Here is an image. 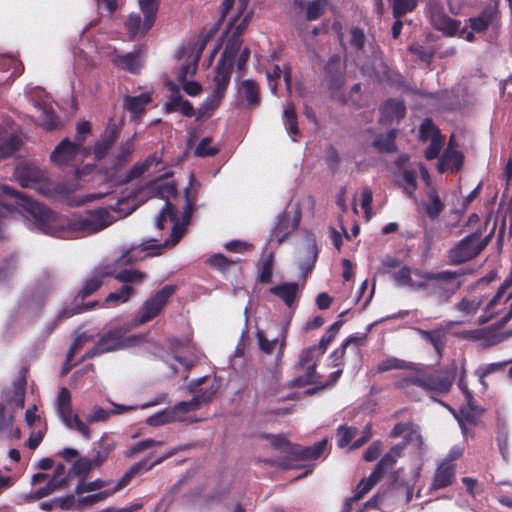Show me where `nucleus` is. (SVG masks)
I'll list each match as a JSON object with an SVG mask.
<instances>
[{"instance_id": "f257e3e1", "label": "nucleus", "mask_w": 512, "mask_h": 512, "mask_svg": "<svg viewBox=\"0 0 512 512\" xmlns=\"http://www.w3.org/2000/svg\"><path fill=\"white\" fill-rule=\"evenodd\" d=\"M247 0H225L221 6V16L233 11L224 34L225 47L216 64L212 77V92L199 108V115L207 117L219 106L230 83L232 69L236 65L242 72L250 56L248 48H242V34L252 18L247 10Z\"/></svg>"}, {"instance_id": "f03ea898", "label": "nucleus", "mask_w": 512, "mask_h": 512, "mask_svg": "<svg viewBox=\"0 0 512 512\" xmlns=\"http://www.w3.org/2000/svg\"><path fill=\"white\" fill-rule=\"evenodd\" d=\"M390 370H407L409 374L400 378L395 386L412 400H420L424 393L446 394L450 391L456 376V365L453 363L436 376L429 374L427 367L421 364L388 357L376 366V372Z\"/></svg>"}, {"instance_id": "7ed1b4c3", "label": "nucleus", "mask_w": 512, "mask_h": 512, "mask_svg": "<svg viewBox=\"0 0 512 512\" xmlns=\"http://www.w3.org/2000/svg\"><path fill=\"white\" fill-rule=\"evenodd\" d=\"M267 444L278 454L273 463L282 468H297L302 461L315 460L326 450L327 440L323 439L313 446L292 445L282 435L266 436Z\"/></svg>"}, {"instance_id": "20e7f679", "label": "nucleus", "mask_w": 512, "mask_h": 512, "mask_svg": "<svg viewBox=\"0 0 512 512\" xmlns=\"http://www.w3.org/2000/svg\"><path fill=\"white\" fill-rule=\"evenodd\" d=\"M334 338L335 335L327 331L320 339L318 345L308 347L301 351L296 366L297 378L294 380L296 385L305 386L315 384L320 387L325 386V383L321 380V376L316 372V366Z\"/></svg>"}, {"instance_id": "39448f33", "label": "nucleus", "mask_w": 512, "mask_h": 512, "mask_svg": "<svg viewBox=\"0 0 512 512\" xmlns=\"http://www.w3.org/2000/svg\"><path fill=\"white\" fill-rule=\"evenodd\" d=\"M218 24L213 25L209 31L203 33L197 41L189 42L176 53L178 67L176 71L177 80L181 83L192 77L198 66V61L208 41L217 33Z\"/></svg>"}, {"instance_id": "423d86ee", "label": "nucleus", "mask_w": 512, "mask_h": 512, "mask_svg": "<svg viewBox=\"0 0 512 512\" xmlns=\"http://www.w3.org/2000/svg\"><path fill=\"white\" fill-rule=\"evenodd\" d=\"M460 274L453 271L426 272L423 292L435 298L437 304L449 302L450 298L460 289Z\"/></svg>"}, {"instance_id": "0eeeda50", "label": "nucleus", "mask_w": 512, "mask_h": 512, "mask_svg": "<svg viewBox=\"0 0 512 512\" xmlns=\"http://www.w3.org/2000/svg\"><path fill=\"white\" fill-rule=\"evenodd\" d=\"M185 194L187 198V204L180 219L177 218L173 206L168 201L165 202V206L162 208L159 216L156 218V226L159 229H163L164 222L166 220H170L173 224L170 240L167 241L165 245H176L186 233L187 226L190 222L192 214L193 201L189 194V188L185 189Z\"/></svg>"}, {"instance_id": "6e6552de", "label": "nucleus", "mask_w": 512, "mask_h": 512, "mask_svg": "<svg viewBox=\"0 0 512 512\" xmlns=\"http://www.w3.org/2000/svg\"><path fill=\"white\" fill-rule=\"evenodd\" d=\"M288 324L272 323L266 330H257L256 338L260 351L271 355L275 352V365L278 366L284 355Z\"/></svg>"}, {"instance_id": "1a4fd4ad", "label": "nucleus", "mask_w": 512, "mask_h": 512, "mask_svg": "<svg viewBox=\"0 0 512 512\" xmlns=\"http://www.w3.org/2000/svg\"><path fill=\"white\" fill-rule=\"evenodd\" d=\"M500 25L499 11L496 4H490L477 15L467 19V27H462V39L474 42L476 34H484L488 30H497Z\"/></svg>"}, {"instance_id": "9d476101", "label": "nucleus", "mask_w": 512, "mask_h": 512, "mask_svg": "<svg viewBox=\"0 0 512 512\" xmlns=\"http://www.w3.org/2000/svg\"><path fill=\"white\" fill-rule=\"evenodd\" d=\"M25 94L35 108L36 122L48 131L57 128L51 97L40 87L27 88Z\"/></svg>"}, {"instance_id": "9b49d317", "label": "nucleus", "mask_w": 512, "mask_h": 512, "mask_svg": "<svg viewBox=\"0 0 512 512\" xmlns=\"http://www.w3.org/2000/svg\"><path fill=\"white\" fill-rule=\"evenodd\" d=\"M217 388L214 387L213 384L209 385L203 391L197 393L192 399L189 401H183L172 408H170V414L173 419V422H187L194 423L202 421L204 418H199L195 416V412L200 409L201 406L209 403L214 394L216 393Z\"/></svg>"}, {"instance_id": "f8f14e48", "label": "nucleus", "mask_w": 512, "mask_h": 512, "mask_svg": "<svg viewBox=\"0 0 512 512\" xmlns=\"http://www.w3.org/2000/svg\"><path fill=\"white\" fill-rule=\"evenodd\" d=\"M198 358V351L189 339L174 340L171 343V355L165 361L173 372L177 373L181 369L189 370L195 365Z\"/></svg>"}, {"instance_id": "ddd939ff", "label": "nucleus", "mask_w": 512, "mask_h": 512, "mask_svg": "<svg viewBox=\"0 0 512 512\" xmlns=\"http://www.w3.org/2000/svg\"><path fill=\"white\" fill-rule=\"evenodd\" d=\"M489 236L482 237L479 232L463 238L449 251V259L456 264L464 263L476 257L488 244Z\"/></svg>"}, {"instance_id": "4468645a", "label": "nucleus", "mask_w": 512, "mask_h": 512, "mask_svg": "<svg viewBox=\"0 0 512 512\" xmlns=\"http://www.w3.org/2000/svg\"><path fill=\"white\" fill-rule=\"evenodd\" d=\"M174 285H165L153 296L148 298L142 305L137 316L132 321L133 326L144 324L156 317L164 308L168 299L175 293Z\"/></svg>"}, {"instance_id": "2eb2a0df", "label": "nucleus", "mask_w": 512, "mask_h": 512, "mask_svg": "<svg viewBox=\"0 0 512 512\" xmlns=\"http://www.w3.org/2000/svg\"><path fill=\"white\" fill-rule=\"evenodd\" d=\"M127 329L116 328L103 335L91 355L132 347L144 338L141 335L126 336Z\"/></svg>"}, {"instance_id": "dca6fc26", "label": "nucleus", "mask_w": 512, "mask_h": 512, "mask_svg": "<svg viewBox=\"0 0 512 512\" xmlns=\"http://www.w3.org/2000/svg\"><path fill=\"white\" fill-rule=\"evenodd\" d=\"M56 409L63 423L70 429L78 431L85 439L91 438V431L86 423L81 421L71 407V395L66 388L59 391Z\"/></svg>"}, {"instance_id": "f3484780", "label": "nucleus", "mask_w": 512, "mask_h": 512, "mask_svg": "<svg viewBox=\"0 0 512 512\" xmlns=\"http://www.w3.org/2000/svg\"><path fill=\"white\" fill-rule=\"evenodd\" d=\"M188 448H189L188 445H180V446H177V447L172 448L169 451L165 452L162 456H160L157 459H155L152 463H148L146 460H144V461H140V462L134 464L117 481V483L114 485V487L109 489V491L111 492V496L113 494H115L116 492H118V491L122 490L123 488H125L136 475H140V474H142L144 472H147V471L151 470L153 467H155L156 465L162 463L164 460L174 456L179 451H183V450H186Z\"/></svg>"}, {"instance_id": "a211bd4d", "label": "nucleus", "mask_w": 512, "mask_h": 512, "mask_svg": "<svg viewBox=\"0 0 512 512\" xmlns=\"http://www.w3.org/2000/svg\"><path fill=\"white\" fill-rule=\"evenodd\" d=\"M14 177L25 188H33L41 194L49 192L45 181V172L40 168L21 163L15 168Z\"/></svg>"}, {"instance_id": "6ab92c4d", "label": "nucleus", "mask_w": 512, "mask_h": 512, "mask_svg": "<svg viewBox=\"0 0 512 512\" xmlns=\"http://www.w3.org/2000/svg\"><path fill=\"white\" fill-rule=\"evenodd\" d=\"M458 387L465 396L466 405L460 409L458 414L454 412V416L457 419L463 433L465 434L466 424H475L478 417L481 414V411L473 404V396L470 390L468 389V384L466 380V370L464 365L462 366L461 376L458 381Z\"/></svg>"}, {"instance_id": "aec40b11", "label": "nucleus", "mask_w": 512, "mask_h": 512, "mask_svg": "<svg viewBox=\"0 0 512 512\" xmlns=\"http://www.w3.org/2000/svg\"><path fill=\"white\" fill-rule=\"evenodd\" d=\"M492 298L487 295H468L455 304V309L463 316H474L480 309L484 314L479 317L481 323L489 321L495 314H489L486 309L487 302Z\"/></svg>"}, {"instance_id": "412c9836", "label": "nucleus", "mask_w": 512, "mask_h": 512, "mask_svg": "<svg viewBox=\"0 0 512 512\" xmlns=\"http://www.w3.org/2000/svg\"><path fill=\"white\" fill-rule=\"evenodd\" d=\"M87 154L88 150L83 147L82 143L64 139L52 152L51 160L58 166H66L76 161L79 155L86 156Z\"/></svg>"}, {"instance_id": "4be33fe9", "label": "nucleus", "mask_w": 512, "mask_h": 512, "mask_svg": "<svg viewBox=\"0 0 512 512\" xmlns=\"http://www.w3.org/2000/svg\"><path fill=\"white\" fill-rule=\"evenodd\" d=\"M134 249L135 248L132 247L131 249L123 251L121 257L117 261L111 262L112 264L115 265V270L117 269V266L120 264H129L138 260L136 256L131 255V251H133ZM112 275H114L115 279L118 280L119 282H122L124 283V285L129 286L130 284H139L145 279V274L136 269H124L119 272L115 271V273H113Z\"/></svg>"}, {"instance_id": "5701e85b", "label": "nucleus", "mask_w": 512, "mask_h": 512, "mask_svg": "<svg viewBox=\"0 0 512 512\" xmlns=\"http://www.w3.org/2000/svg\"><path fill=\"white\" fill-rule=\"evenodd\" d=\"M75 494L79 497V504L87 507L104 501L111 496L109 489L98 491L92 481L80 479L75 487Z\"/></svg>"}, {"instance_id": "b1692460", "label": "nucleus", "mask_w": 512, "mask_h": 512, "mask_svg": "<svg viewBox=\"0 0 512 512\" xmlns=\"http://www.w3.org/2000/svg\"><path fill=\"white\" fill-rule=\"evenodd\" d=\"M425 276L426 272L418 269L412 270L407 266H403L393 273V280L399 287H405L411 291H422Z\"/></svg>"}, {"instance_id": "393cba45", "label": "nucleus", "mask_w": 512, "mask_h": 512, "mask_svg": "<svg viewBox=\"0 0 512 512\" xmlns=\"http://www.w3.org/2000/svg\"><path fill=\"white\" fill-rule=\"evenodd\" d=\"M420 137L423 140L430 139V145L426 149L425 157L432 160L439 155V152L444 144V138L441 136L439 130L433 125L432 121L425 119L420 126Z\"/></svg>"}, {"instance_id": "a878e982", "label": "nucleus", "mask_w": 512, "mask_h": 512, "mask_svg": "<svg viewBox=\"0 0 512 512\" xmlns=\"http://www.w3.org/2000/svg\"><path fill=\"white\" fill-rule=\"evenodd\" d=\"M115 273V265L108 262L99 264L93 271L92 275L84 282L79 292V297L84 299L95 292L102 284L103 279Z\"/></svg>"}, {"instance_id": "bb28decb", "label": "nucleus", "mask_w": 512, "mask_h": 512, "mask_svg": "<svg viewBox=\"0 0 512 512\" xmlns=\"http://www.w3.org/2000/svg\"><path fill=\"white\" fill-rule=\"evenodd\" d=\"M113 65L132 74H138L145 64V54L138 50L129 53H115L111 59Z\"/></svg>"}, {"instance_id": "cd10ccee", "label": "nucleus", "mask_w": 512, "mask_h": 512, "mask_svg": "<svg viewBox=\"0 0 512 512\" xmlns=\"http://www.w3.org/2000/svg\"><path fill=\"white\" fill-rule=\"evenodd\" d=\"M294 216L291 219L290 214L284 211L278 216L277 224L273 230V237L277 242L281 243L285 238L299 225L301 219V211L298 205H295Z\"/></svg>"}, {"instance_id": "c85d7f7f", "label": "nucleus", "mask_w": 512, "mask_h": 512, "mask_svg": "<svg viewBox=\"0 0 512 512\" xmlns=\"http://www.w3.org/2000/svg\"><path fill=\"white\" fill-rule=\"evenodd\" d=\"M162 154L153 153L149 155L143 162L136 163L127 176V179H133L149 172H158L161 170Z\"/></svg>"}, {"instance_id": "c756f323", "label": "nucleus", "mask_w": 512, "mask_h": 512, "mask_svg": "<svg viewBox=\"0 0 512 512\" xmlns=\"http://www.w3.org/2000/svg\"><path fill=\"white\" fill-rule=\"evenodd\" d=\"M270 293L280 298L286 306L293 307L300 293V286L295 282L282 283L270 288Z\"/></svg>"}, {"instance_id": "7c9ffc66", "label": "nucleus", "mask_w": 512, "mask_h": 512, "mask_svg": "<svg viewBox=\"0 0 512 512\" xmlns=\"http://www.w3.org/2000/svg\"><path fill=\"white\" fill-rule=\"evenodd\" d=\"M432 22L435 28L441 31L444 35L462 39V27L460 21L452 19L446 15L439 14L433 16Z\"/></svg>"}, {"instance_id": "2f4dec72", "label": "nucleus", "mask_w": 512, "mask_h": 512, "mask_svg": "<svg viewBox=\"0 0 512 512\" xmlns=\"http://www.w3.org/2000/svg\"><path fill=\"white\" fill-rule=\"evenodd\" d=\"M455 476V464L451 462H442L436 469L431 489L437 490L445 488L452 484Z\"/></svg>"}, {"instance_id": "473e14b6", "label": "nucleus", "mask_w": 512, "mask_h": 512, "mask_svg": "<svg viewBox=\"0 0 512 512\" xmlns=\"http://www.w3.org/2000/svg\"><path fill=\"white\" fill-rule=\"evenodd\" d=\"M237 93L240 99L247 102L250 107H256L260 103L259 86L252 79H245L238 84Z\"/></svg>"}, {"instance_id": "72a5a7b5", "label": "nucleus", "mask_w": 512, "mask_h": 512, "mask_svg": "<svg viewBox=\"0 0 512 512\" xmlns=\"http://www.w3.org/2000/svg\"><path fill=\"white\" fill-rule=\"evenodd\" d=\"M366 38L363 31L359 28H352L349 32V44L352 48L362 50L364 53L369 54L373 58H377L378 47L374 41L367 43L365 48Z\"/></svg>"}, {"instance_id": "f704fd0d", "label": "nucleus", "mask_w": 512, "mask_h": 512, "mask_svg": "<svg viewBox=\"0 0 512 512\" xmlns=\"http://www.w3.org/2000/svg\"><path fill=\"white\" fill-rule=\"evenodd\" d=\"M391 435L394 437L403 435L405 442L408 445H411L417 449L422 448L423 440L417 428L409 427L406 424L399 423L394 426V428L391 431Z\"/></svg>"}, {"instance_id": "c9c22d12", "label": "nucleus", "mask_w": 512, "mask_h": 512, "mask_svg": "<svg viewBox=\"0 0 512 512\" xmlns=\"http://www.w3.org/2000/svg\"><path fill=\"white\" fill-rule=\"evenodd\" d=\"M405 114L404 103L400 100H388L381 108V121L385 123L398 122Z\"/></svg>"}, {"instance_id": "e433bc0d", "label": "nucleus", "mask_w": 512, "mask_h": 512, "mask_svg": "<svg viewBox=\"0 0 512 512\" xmlns=\"http://www.w3.org/2000/svg\"><path fill=\"white\" fill-rule=\"evenodd\" d=\"M462 165V156L461 154L454 150L452 147H447L441 156L438 164V169L440 172H453L458 170Z\"/></svg>"}, {"instance_id": "4c0bfd02", "label": "nucleus", "mask_w": 512, "mask_h": 512, "mask_svg": "<svg viewBox=\"0 0 512 512\" xmlns=\"http://www.w3.org/2000/svg\"><path fill=\"white\" fill-rule=\"evenodd\" d=\"M144 15V21H141V17L138 14L132 13L129 15L125 27L130 35L131 39L138 36H144L152 27H146V14Z\"/></svg>"}, {"instance_id": "58836bf2", "label": "nucleus", "mask_w": 512, "mask_h": 512, "mask_svg": "<svg viewBox=\"0 0 512 512\" xmlns=\"http://www.w3.org/2000/svg\"><path fill=\"white\" fill-rule=\"evenodd\" d=\"M303 260H299V269L302 274L306 276L310 273L314 267V263L317 259V249L314 243H309L306 247L299 251Z\"/></svg>"}, {"instance_id": "ea45409f", "label": "nucleus", "mask_w": 512, "mask_h": 512, "mask_svg": "<svg viewBox=\"0 0 512 512\" xmlns=\"http://www.w3.org/2000/svg\"><path fill=\"white\" fill-rule=\"evenodd\" d=\"M150 101L149 92L141 93L138 96H126L124 98V108L133 114H140Z\"/></svg>"}, {"instance_id": "a19ab883", "label": "nucleus", "mask_w": 512, "mask_h": 512, "mask_svg": "<svg viewBox=\"0 0 512 512\" xmlns=\"http://www.w3.org/2000/svg\"><path fill=\"white\" fill-rule=\"evenodd\" d=\"M325 69L326 74L330 78L332 85L337 89L340 88V86L343 83L341 74L342 62L340 56L335 55L331 57Z\"/></svg>"}, {"instance_id": "79ce46f5", "label": "nucleus", "mask_w": 512, "mask_h": 512, "mask_svg": "<svg viewBox=\"0 0 512 512\" xmlns=\"http://www.w3.org/2000/svg\"><path fill=\"white\" fill-rule=\"evenodd\" d=\"M17 146V137L7 129H0V159L12 154Z\"/></svg>"}, {"instance_id": "37998d69", "label": "nucleus", "mask_w": 512, "mask_h": 512, "mask_svg": "<svg viewBox=\"0 0 512 512\" xmlns=\"http://www.w3.org/2000/svg\"><path fill=\"white\" fill-rule=\"evenodd\" d=\"M365 338H366L365 336H359V337L358 336H350V337H348L342 343V345L339 348H337L336 350H334L333 353L331 354L333 366L338 367L342 364V359H343V356L345 353V349L350 344H354L356 350H358V348L363 344Z\"/></svg>"}, {"instance_id": "c03bdc74", "label": "nucleus", "mask_w": 512, "mask_h": 512, "mask_svg": "<svg viewBox=\"0 0 512 512\" xmlns=\"http://www.w3.org/2000/svg\"><path fill=\"white\" fill-rule=\"evenodd\" d=\"M403 448L399 445L394 446L391 450L385 454L380 462L377 464L374 471H378V474L382 476V474L393 467L396 463L397 459L402 456Z\"/></svg>"}, {"instance_id": "a18cd8bd", "label": "nucleus", "mask_w": 512, "mask_h": 512, "mask_svg": "<svg viewBox=\"0 0 512 512\" xmlns=\"http://www.w3.org/2000/svg\"><path fill=\"white\" fill-rule=\"evenodd\" d=\"M465 337L472 340L483 341L486 346H492L499 342V339L494 335L493 331L489 328H478L465 333Z\"/></svg>"}, {"instance_id": "49530a36", "label": "nucleus", "mask_w": 512, "mask_h": 512, "mask_svg": "<svg viewBox=\"0 0 512 512\" xmlns=\"http://www.w3.org/2000/svg\"><path fill=\"white\" fill-rule=\"evenodd\" d=\"M94 53V48L92 46L89 47L87 51L82 48H77L74 51V70L75 73L80 72L83 69H86L88 66L93 64L92 54Z\"/></svg>"}, {"instance_id": "de8ad7c7", "label": "nucleus", "mask_w": 512, "mask_h": 512, "mask_svg": "<svg viewBox=\"0 0 512 512\" xmlns=\"http://www.w3.org/2000/svg\"><path fill=\"white\" fill-rule=\"evenodd\" d=\"M116 139L115 130L106 132L94 146V155L97 160L102 159L111 148Z\"/></svg>"}, {"instance_id": "09e8293b", "label": "nucleus", "mask_w": 512, "mask_h": 512, "mask_svg": "<svg viewBox=\"0 0 512 512\" xmlns=\"http://www.w3.org/2000/svg\"><path fill=\"white\" fill-rule=\"evenodd\" d=\"M428 198L429 203L426 206V212L430 218L434 219L443 211L444 204L434 188H430Z\"/></svg>"}, {"instance_id": "8fccbe9b", "label": "nucleus", "mask_w": 512, "mask_h": 512, "mask_svg": "<svg viewBox=\"0 0 512 512\" xmlns=\"http://www.w3.org/2000/svg\"><path fill=\"white\" fill-rule=\"evenodd\" d=\"M139 6L143 14H146V27H152L158 10V0H139Z\"/></svg>"}, {"instance_id": "3c124183", "label": "nucleus", "mask_w": 512, "mask_h": 512, "mask_svg": "<svg viewBox=\"0 0 512 512\" xmlns=\"http://www.w3.org/2000/svg\"><path fill=\"white\" fill-rule=\"evenodd\" d=\"M281 77H283L284 82L287 86V89L290 90L291 79H290V75L288 72H286V71L283 72L278 65L274 66V69L272 72H267V79H268L269 87L273 94L276 93V89H277L276 80L280 79Z\"/></svg>"}, {"instance_id": "603ef678", "label": "nucleus", "mask_w": 512, "mask_h": 512, "mask_svg": "<svg viewBox=\"0 0 512 512\" xmlns=\"http://www.w3.org/2000/svg\"><path fill=\"white\" fill-rule=\"evenodd\" d=\"M95 468L91 459L82 457L76 460L70 469V474L84 479Z\"/></svg>"}, {"instance_id": "864d4df0", "label": "nucleus", "mask_w": 512, "mask_h": 512, "mask_svg": "<svg viewBox=\"0 0 512 512\" xmlns=\"http://www.w3.org/2000/svg\"><path fill=\"white\" fill-rule=\"evenodd\" d=\"M125 408L118 407V410H106L100 406H95L92 408L90 413L86 416V421L88 423H95L107 420L111 415L120 413Z\"/></svg>"}, {"instance_id": "5fc2aeb1", "label": "nucleus", "mask_w": 512, "mask_h": 512, "mask_svg": "<svg viewBox=\"0 0 512 512\" xmlns=\"http://www.w3.org/2000/svg\"><path fill=\"white\" fill-rule=\"evenodd\" d=\"M420 336L429 341L437 352H440L443 339L445 337V330L442 328H437L432 331H426V330H419L418 331Z\"/></svg>"}, {"instance_id": "6e6d98bb", "label": "nucleus", "mask_w": 512, "mask_h": 512, "mask_svg": "<svg viewBox=\"0 0 512 512\" xmlns=\"http://www.w3.org/2000/svg\"><path fill=\"white\" fill-rule=\"evenodd\" d=\"M145 190L147 194L164 198L169 194L175 193V186L172 183H162L157 181L147 186Z\"/></svg>"}, {"instance_id": "4d7b16f0", "label": "nucleus", "mask_w": 512, "mask_h": 512, "mask_svg": "<svg viewBox=\"0 0 512 512\" xmlns=\"http://www.w3.org/2000/svg\"><path fill=\"white\" fill-rule=\"evenodd\" d=\"M509 363H512V359H509V360L503 361V362L485 364V365L480 366L476 370L475 374L478 376L480 383L483 386H485L486 384H485L484 378L486 376H488L491 373H494L495 371L503 369Z\"/></svg>"}, {"instance_id": "13d9d810", "label": "nucleus", "mask_w": 512, "mask_h": 512, "mask_svg": "<svg viewBox=\"0 0 512 512\" xmlns=\"http://www.w3.org/2000/svg\"><path fill=\"white\" fill-rule=\"evenodd\" d=\"M133 294L134 290L131 286L123 285L120 288V290L108 294V296L105 299V302L114 304L126 303Z\"/></svg>"}, {"instance_id": "bf43d9fd", "label": "nucleus", "mask_w": 512, "mask_h": 512, "mask_svg": "<svg viewBox=\"0 0 512 512\" xmlns=\"http://www.w3.org/2000/svg\"><path fill=\"white\" fill-rule=\"evenodd\" d=\"M284 122L287 131L291 136L298 134L299 130L297 126V116L295 108L292 104H287L284 108Z\"/></svg>"}, {"instance_id": "052dcab7", "label": "nucleus", "mask_w": 512, "mask_h": 512, "mask_svg": "<svg viewBox=\"0 0 512 512\" xmlns=\"http://www.w3.org/2000/svg\"><path fill=\"white\" fill-rule=\"evenodd\" d=\"M394 140H395V131L391 130L386 135L378 136L374 140L373 145L379 151L390 152V151H393L395 148Z\"/></svg>"}, {"instance_id": "680f3d73", "label": "nucleus", "mask_w": 512, "mask_h": 512, "mask_svg": "<svg viewBox=\"0 0 512 512\" xmlns=\"http://www.w3.org/2000/svg\"><path fill=\"white\" fill-rule=\"evenodd\" d=\"M381 478L378 471H373L367 479H363L357 486L355 499L360 500Z\"/></svg>"}, {"instance_id": "e2e57ef3", "label": "nucleus", "mask_w": 512, "mask_h": 512, "mask_svg": "<svg viewBox=\"0 0 512 512\" xmlns=\"http://www.w3.org/2000/svg\"><path fill=\"white\" fill-rule=\"evenodd\" d=\"M218 152L219 147L213 144L209 137L202 139L195 149V155L198 157H210Z\"/></svg>"}, {"instance_id": "0e129e2a", "label": "nucleus", "mask_w": 512, "mask_h": 512, "mask_svg": "<svg viewBox=\"0 0 512 512\" xmlns=\"http://www.w3.org/2000/svg\"><path fill=\"white\" fill-rule=\"evenodd\" d=\"M169 89L171 91V95L168 101L164 105V109L167 113L175 112L180 109V106L183 102L182 97L178 94V88L175 84L169 82Z\"/></svg>"}, {"instance_id": "69168bd1", "label": "nucleus", "mask_w": 512, "mask_h": 512, "mask_svg": "<svg viewBox=\"0 0 512 512\" xmlns=\"http://www.w3.org/2000/svg\"><path fill=\"white\" fill-rule=\"evenodd\" d=\"M104 438V436L101 438L100 448L96 451V454L93 457V459H91L95 468H99L107 460L110 452L114 448L113 444H103Z\"/></svg>"}, {"instance_id": "338daca9", "label": "nucleus", "mask_w": 512, "mask_h": 512, "mask_svg": "<svg viewBox=\"0 0 512 512\" xmlns=\"http://www.w3.org/2000/svg\"><path fill=\"white\" fill-rule=\"evenodd\" d=\"M416 6V0H394L393 1V15L395 18H400L406 13L412 11Z\"/></svg>"}, {"instance_id": "774afa93", "label": "nucleus", "mask_w": 512, "mask_h": 512, "mask_svg": "<svg viewBox=\"0 0 512 512\" xmlns=\"http://www.w3.org/2000/svg\"><path fill=\"white\" fill-rule=\"evenodd\" d=\"M327 4V0H315L309 2L306 8V17L308 20H316L319 18Z\"/></svg>"}]
</instances>
